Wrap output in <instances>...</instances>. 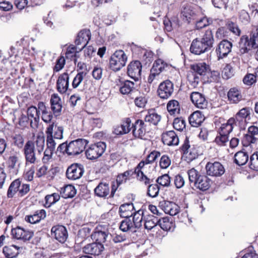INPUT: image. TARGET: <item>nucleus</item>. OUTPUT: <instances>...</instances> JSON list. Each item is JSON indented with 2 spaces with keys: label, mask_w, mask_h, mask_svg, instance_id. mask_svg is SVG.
<instances>
[{
  "label": "nucleus",
  "mask_w": 258,
  "mask_h": 258,
  "mask_svg": "<svg viewBox=\"0 0 258 258\" xmlns=\"http://www.w3.org/2000/svg\"><path fill=\"white\" fill-rule=\"evenodd\" d=\"M52 127V135L53 138L55 139H61L63 137V128L61 126H58L56 123L52 122L50 123L47 128Z\"/></svg>",
  "instance_id": "nucleus-32"
},
{
  "label": "nucleus",
  "mask_w": 258,
  "mask_h": 258,
  "mask_svg": "<svg viewBox=\"0 0 258 258\" xmlns=\"http://www.w3.org/2000/svg\"><path fill=\"white\" fill-rule=\"evenodd\" d=\"M257 136H258V127L252 125L248 127V134L244 136V139L249 144L254 143L257 139Z\"/></svg>",
  "instance_id": "nucleus-29"
},
{
  "label": "nucleus",
  "mask_w": 258,
  "mask_h": 258,
  "mask_svg": "<svg viewBox=\"0 0 258 258\" xmlns=\"http://www.w3.org/2000/svg\"><path fill=\"white\" fill-rule=\"evenodd\" d=\"M227 28L232 33L236 35H239L240 34V30L236 24L231 22L227 21L226 23Z\"/></svg>",
  "instance_id": "nucleus-62"
},
{
  "label": "nucleus",
  "mask_w": 258,
  "mask_h": 258,
  "mask_svg": "<svg viewBox=\"0 0 258 258\" xmlns=\"http://www.w3.org/2000/svg\"><path fill=\"white\" fill-rule=\"evenodd\" d=\"M159 191V187L157 184H151L148 185L147 195L151 198H155L158 196Z\"/></svg>",
  "instance_id": "nucleus-49"
},
{
  "label": "nucleus",
  "mask_w": 258,
  "mask_h": 258,
  "mask_svg": "<svg viewBox=\"0 0 258 258\" xmlns=\"http://www.w3.org/2000/svg\"><path fill=\"white\" fill-rule=\"evenodd\" d=\"M35 144V149L37 152V154L41 155L44 150L45 145V138L44 136H38L36 141L33 142Z\"/></svg>",
  "instance_id": "nucleus-44"
},
{
  "label": "nucleus",
  "mask_w": 258,
  "mask_h": 258,
  "mask_svg": "<svg viewBox=\"0 0 258 258\" xmlns=\"http://www.w3.org/2000/svg\"><path fill=\"white\" fill-rule=\"evenodd\" d=\"M51 235L60 242L63 243L68 237V232L66 227L62 225L53 226L51 230Z\"/></svg>",
  "instance_id": "nucleus-15"
},
{
  "label": "nucleus",
  "mask_w": 258,
  "mask_h": 258,
  "mask_svg": "<svg viewBox=\"0 0 258 258\" xmlns=\"http://www.w3.org/2000/svg\"><path fill=\"white\" fill-rule=\"evenodd\" d=\"M103 248L102 244L93 242L84 246L83 248V251L86 254L99 255L103 251Z\"/></svg>",
  "instance_id": "nucleus-20"
},
{
  "label": "nucleus",
  "mask_w": 258,
  "mask_h": 258,
  "mask_svg": "<svg viewBox=\"0 0 258 258\" xmlns=\"http://www.w3.org/2000/svg\"><path fill=\"white\" fill-rule=\"evenodd\" d=\"M190 98L192 103L200 109H205L208 106V101L205 96L198 92H193L190 94Z\"/></svg>",
  "instance_id": "nucleus-13"
},
{
  "label": "nucleus",
  "mask_w": 258,
  "mask_h": 258,
  "mask_svg": "<svg viewBox=\"0 0 258 258\" xmlns=\"http://www.w3.org/2000/svg\"><path fill=\"white\" fill-rule=\"evenodd\" d=\"M189 181L201 190L205 191L209 188L211 184V180L206 175H202L194 168L187 171Z\"/></svg>",
  "instance_id": "nucleus-1"
},
{
  "label": "nucleus",
  "mask_w": 258,
  "mask_h": 258,
  "mask_svg": "<svg viewBox=\"0 0 258 258\" xmlns=\"http://www.w3.org/2000/svg\"><path fill=\"white\" fill-rule=\"evenodd\" d=\"M232 46V43L227 40L221 41L216 50L219 58H223L226 56L231 52Z\"/></svg>",
  "instance_id": "nucleus-16"
},
{
  "label": "nucleus",
  "mask_w": 258,
  "mask_h": 258,
  "mask_svg": "<svg viewBox=\"0 0 258 258\" xmlns=\"http://www.w3.org/2000/svg\"><path fill=\"white\" fill-rule=\"evenodd\" d=\"M63 193L64 198H70L75 196L76 190L74 186L68 185L64 187Z\"/></svg>",
  "instance_id": "nucleus-51"
},
{
  "label": "nucleus",
  "mask_w": 258,
  "mask_h": 258,
  "mask_svg": "<svg viewBox=\"0 0 258 258\" xmlns=\"http://www.w3.org/2000/svg\"><path fill=\"white\" fill-rule=\"evenodd\" d=\"M50 103L53 114L56 116L60 115L62 110V103L61 99L57 94H53L51 96Z\"/></svg>",
  "instance_id": "nucleus-23"
},
{
  "label": "nucleus",
  "mask_w": 258,
  "mask_h": 258,
  "mask_svg": "<svg viewBox=\"0 0 258 258\" xmlns=\"http://www.w3.org/2000/svg\"><path fill=\"white\" fill-rule=\"evenodd\" d=\"M200 40L202 42H204L207 46L211 49L213 47V44L214 41L213 34L212 31L210 30H207L203 36L202 38Z\"/></svg>",
  "instance_id": "nucleus-37"
},
{
  "label": "nucleus",
  "mask_w": 258,
  "mask_h": 258,
  "mask_svg": "<svg viewBox=\"0 0 258 258\" xmlns=\"http://www.w3.org/2000/svg\"><path fill=\"white\" fill-rule=\"evenodd\" d=\"M131 123V119L128 117H126L122 119L120 124L122 130L121 133L127 134L129 133L132 129Z\"/></svg>",
  "instance_id": "nucleus-50"
},
{
  "label": "nucleus",
  "mask_w": 258,
  "mask_h": 258,
  "mask_svg": "<svg viewBox=\"0 0 258 258\" xmlns=\"http://www.w3.org/2000/svg\"><path fill=\"white\" fill-rule=\"evenodd\" d=\"M209 50L210 49L204 42L197 38L192 41L190 47V52L196 55H200Z\"/></svg>",
  "instance_id": "nucleus-17"
},
{
  "label": "nucleus",
  "mask_w": 258,
  "mask_h": 258,
  "mask_svg": "<svg viewBox=\"0 0 258 258\" xmlns=\"http://www.w3.org/2000/svg\"><path fill=\"white\" fill-rule=\"evenodd\" d=\"M195 14L194 11L191 9L189 6L184 7L181 10V15L183 20L188 22H190L191 17Z\"/></svg>",
  "instance_id": "nucleus-47"
},
{
  "label": "nucleus",
  "mask_w": 258,
  "mask_h": 258,
  "mask_svg": "<svg viewBox=\"0 0 258 258\" xmlns=\"http://www.w3.org/2000/svg\"><path fill=\"white\" fill-rule=\"evenodd\" d=\"M134 210V206L133 203H126L120 206L119 212L121 217L128 218L133 216L132 211Z\"/></svg>",
  "instance_id": "nucleus-28"
},
{
  "label": "nucleus",
  "mask_w": 258,
  "mask_h": 258,
  "mask_svg": "<svg viewBox=\"0 0 258 258\" xmlns=\"http://www.w3.org/2000/svg\"><path fill=\"white\" fill-rule=\"evenodd\" d=\"M160 118L161 117L160 115H158L157 113H152L147 115L145 117V120L146 122H148L154 125H156L160 121Z\"/></svg>",
  "instance_id": "nucleus-52"
},
{
  "label": "nucleus",
  "mask_w": 258,
  "mask_h": 258,
  "mask_svg": "<svg viewBox=\"0 0 258 258\" xmlns=\"http://www.w3.org/2000/svg\"><path fill=\"white\" fill-rule=\"evenodd\" d=\"M84 172V168L83 165L78 163L73 164L67 169L66 176L67 178L71 180H76L80 178Z\"/></svg>",
  "instance_id": "nucleus-7"
},
{
  "label": "nucleus",
  "mask_w": 258,
  "mask_h": 258,
  "mask_svg": "<svg viewBox=\"0 0 258 258\" xmlns=\"http://www.w3.org/2000/svg\"><path fill=\"white\" fill-rule=\"evenodd\" d=\"M169 68V66L161 59H158L153 63L151 70L160 74L162 72Z\"/></svg>",
  "instance_id": "nucleus-36"
},
{
  "label": "nucleus",
  "mask_w": 258,
  "mask_h": 258,
  "mask_svg": "<svg viewBox=\"0 0 258 258\" xmlns=\"http://www.w3.org/2000/svg\"><path fill=\"white\" fill-rule=\"evenodd\" d=\"M158 218L154 216H149L145 220L144 223L145 228L151 230L158 225Z\"/></svg>",
  "instance_id": "nucleus-46"
},
{
  "label": "nucleus",
  "mask_w": 258,
  "mask_h": 258,
  "mask_svg": "<svg viewBox=\"0 0 258 258\" xmlns=\"http://www.w3.org/2000/svg\"><path fill=\"white\" fill-rule=\"evenodd\" d=\"M60 199V196L57 193H53L51 195H48L45 197V207H50L52 204H55Z\"/></svg>",
  "instance_id": "nucleus-45"
},
{
  "label": "nucleus",
  "mask_w": 258,
  "mask_h": 258,
  "mask_svg": "<svg viewBox=\"0 0 258 258\" xmlns=\"http://www.w3.org/2000/svg\"><path fill=\"white\" fill-rule=\"evenodd\" d=\"M158 225L164 231L170 230L173 226V223L170 221L169 217H163L158 219Z\"/></svg>",
  "instance_id": "nucleus-43"
},
{
  "label": "nucleus",
  "mask_w": 258,
  "mask_h": 258,
  "mask_svg": "<svg viewBox=\"0 0 258 258\" xmlns=\"http://www.w3.org/2000/svg\"><path fill=\"white\" fill-rule=\"evenodd\" d=\"M86 75V72H81L77 74L74 78L72 86L74 88H77L83 80L84 77Z\"/></svg>",
  "instance_id": "nucleus-55"
},
{
  "label": "nucleus",
  "mask_w": 258,
  "mask_h": 258,
  "mask_svg": "<svg viewBox=\"0 0 258 258\" xmlns=\"http://www.w3.org/2000/svg\"><path fill=\"white\" fill-rule=\"evenodd\" d=\"M248 160V155L246 152L240 151L234 155L235 163L239 166L245 164Z\"/></svg>",
  "instance_id": "nucleus-33"
},
{
  "label": "nucleus",
  "mask_w": 258,
  "mask_h": 258,
  "mask_svg": "<svg viewBox=\"0 0 258 258\" xmlns=\"http://www.w3.org/2000/svg\"><path fill=\"white\" fill-rule=\"evenodd\" d=\"M191 69L198 75L205 76L209 72V67L205 62L198 63L191 65Z\"/></svg>",
  "instance_id": "nucleus-31"
},
{
  "label": "nucleus",
  "mask_w": 258,
  "mask_h": 258,
  "mask_svg": "<svg viewBox=\"0 0 258 258\" xmlns=\"http://www.w3.org/2000/svg\"><path fill=\"white\" fill-rule=\"evenodd\" d=\"M206 169L207 174L212 176H221L225 172L223 166L219 162H208Z\"/></svg>",
  "instance_id": "nucleus-9"
},
{
  "label": "nucleus",
  "mask_w": 258,
  "mask_h": 258,
  "mask_svg": "<svg viewBox=\"0 0 258 258\" xmlns=\"http://www.w3.org/2000/svg\"><path fill=\"white\" fill-rule=\"evenodd\" d=\"M88 142L83 139L72 141L69 144L68 155H77L81 153L85 149Z\"/></svg>",
  "instance_id": "nucleus-5"
},
{
  "label": "nucleus",
  "mask_w": 258,
  "mask_h": 258,
  "mask_svg": "<svg viewBox=\"0 0 258 258\" xmlns=\"http://www.w3.org/2000/svg\"><path fill=\"white\" fill-rule=\"evenodd\" d=\"M119 228L123 232H126L130 230L134 232L136 231V230L134 228L132 221L128 218H125L120 223Z\"/></svg>",
  "instance_id": "nucleus-39"
},
{
  "label": "nucleus",
  "mask_w": 258,
  "mask_h": 258,
  "mask_svg": "<svg viewBox=\"0 0 258 258\" xmlns=\"http://www.w3.org/2000/svg\"><path fill=\"white\" fill-rule=\"evenodd\" d=\"M228 100L232 103H238L242 99L240 90L234 87L231 88L227 94Z\"/></svg>",
  "instance_id": "nucleus-26"
},
{
  "label": "nucleus",
  "mask_w": 258,
  "mask_h": 258,
  "mask_svg": "<svg viewBox=\"0 0 258 258\" xmlns=\"http://www.w3.org/2000/svg\"><path fill=\"white\" fill-rule=\"evenodd\" d=\"M143 214V212L142 210L134 212L132 222L135 229H138L142 226Z\"/></svg>",
  "instance_id": "nucleus-41"
},
{
  "label": "nucleus",
  "mask_w": 258,
  "mask_h": 258,
  "mask_svg": "<svg viewBox=\"0 0 258 258\" xmlns=\"http://www.w3.org/2000/svg\"><path fill=\"white\" fill-rule=\"evenodd\" d=\"M162 140L164 144L168 146L177 145L179 143V139L173 131L163 133L162 135Z\"/></svg>",
  "instance_id": "nucleus-21"
},
{
  "label": "nucleus",
  "mask_w": 258,
  "mask_h": 258,
  "mask_svg": "<svg viewBox=\"0 0 258 258\" xmlns=\"http://www.w3.org/2000/svg\"><path fill=\"white\" fill-rule=\"evenodd\" d=\"M91 38V32L89 30L84 29L80 31L77 38L75 40V44L79 46L82 45L81 48H79V51L82 50L88 43Z\"/></svg>",
  "instance_id": "nucleus-11"
},
{
  "label": "nucleus",
  "mask_w": 258,
  "mask_h": 258,
  "mask_svg": "<svg viewBox=\"0 0 258 258\" xmlns=\"http://www.w3.org/2000/svg\"><path fill=\"white\" fill-rule=\"evenodd\" d=\"M105 148L106 144L102 142L92 145L86 150V157L89 160L96 159L103 154Z\"/></svg>",
  "instance_id": "nucleus-3"
},
{
  "label": "nucleus",
  "mask_w": 258,
  "mask_h": 258,
  "mask_svg": "<svg viewBox=\"0 0 258 258\" xmlns=\"http://www.w3.org/2000/svg\"><path fill=\"white\" fill-rule=\"evenodd\" d=\"M239 51L241 54L248 52L251 48L258 47V30L252 32L250 38L247 36H243L239 42Z\"/></svg>",
  "instance_id": "nucleus-2"
},
{
  "label": "nucleus",
  "mask_w": 258,
  "mask_h": 258,
  "mask_svg": "<svg viewBox=\"0 0 258 258\" xmlns=\"http://www.w3.org/2000/svg\"><path fill=\"white\" fill-rule=\"evenodd\" d=\"M142 64L140 61L135 60L131 62L127 67V74L129 77L137 81L141 78Z\"/></svg>",
  "instance_id": "nucleus-8"
},
{
  "label": "nucleus",
  "mask_w": 258,
  "mask_h": 258,
  "mask_svg": "<svg viewBox=\"0 0 258 258\" xmlns=\"http://www.w3.org/2000/svg\"><path fill=\"white\" fill-rule=\"evenodd\" d=\"M92 238L96 240V243H100L102 244L106 241L108 235L105 232L97 231L94 232L92 235Z\"/></svg>",
  "instance_id": "nucleus-48"
},
{
  "label": "nucleus",
  "mask_w": 258,
  "mask_h": 258,
  "mask_svg": "<svg viewBox=\"0 0 258 258\" xmlns=\"http://www.w3.org/2000/svg\"><path fill=\"white\" fill-rule=\"evenodd\" d=\"M115 83L120 92L124 95L130 93L134 87V83L133 82L125 80L119 76L116 80Z\"/></svg>",
  "instance_id": "nucleus-12"
},
{
  "label": "nucleus",
  "mask_w": 258,
  "mask_h": 258,
  "mask_svg": "<svg viewBox=\"0 0 258 258\" xmlns=\"http://www.w3.org/2000/svg\"><path fill=\"white\" fill-rule=\"evenodd\" d=\"M222 77L225 79H228L233 75V70L231 66L227 64L224 68L222 73Z\"/></svg>",
  "instance_id": "nucleus-58"
},
{
  "label": "nucleus",
  "mask_w": 258,
  "mask_h": 258,
  "mask_svg": "<svg viewBox=\"0 0 258 258\" xmlns=\"http://www.w3.org/2000/svg\"><path fill=\"white\" fill-rule=\"evenodd\" d=\"M212 23V20L206 17H204L198 21L196 23V28L198 29H202Z\"/></svg>",
  "instance_id": "nucleus-54"
},
{
  "label": "nucleus",
  "mask_w": 258,
  "mask_h": 258,
  "mask_svg": "<svg viewBox=\"0 0 258 258\" xmlns=\"http://www.w3.org/2000/svg\"><path fill=\"white\" fill-rule=\"evenodd\" d=\"M159 207L164 211L166 214L171 216L176 215L179 213V207L175 203L163 200L159 203Z\"/></svg>",
  "instance_id": "nucleus-10"
},
{
  "label": "nucleus",
  "mask_w": 258,
  "mask_h": 258,
  "mask_svg": "<svg viewBox=\"0 0 258 258\" xmlns=\"http://www.w3.org/2000/svg\"><path fill=\"white\" fill-rule=\"evenodd\" d=\"M156 182L163 186H169L170 183V178L167 174H165L159 176L157 179Z\"/></svg>",
  "instance_id": "nucleus-57"
},
{
  "label": "nucleus",
  "mask_w": 258,
  "mask_h": 258,
  "mask_svg": "<svg viewBox=\"0 0 258 258\" xmlns=\"http://www.w3.org/2000/svg\"><path fill=\"white\" fill-rule=\"evenodd\" d=\"M174 128L177 131H182L185 127V121L182 118H176L173 122Z\"/></svg>",
  "instance_id": "nucleus-53"
},
{
  "label": "nucleus",
  "mask_w": 258,
  "mask_h": 258,
  "mask_svg": "<svg viewBox=\"0 0 258 258\" xmlns=\"http://www.w3.org/2000/svg\"><path fill=\"white\" fill-rule=\"evenodd\" d=\"M95 194L98 197H104L109 192L108 184L100 183L94 189Z\"/></svg>",
  "instance_id": "nucleus-35"
},
{
  "label": "nucleus",
  "mask_w": 258,
  "mask_h": 258,
  "mask_svg": "<svg viewBox=\"0 0 258 258\" xmlns=\"http://www.w3.org/2000/svg\"><path fill=\"white\" fill-rule=\"evenodd\" d=\"M54 151L46 148L42 158V161L44 164H47L51 160Z\"/></svg>",
  "instance_id": "nucleus-60"
},
{
  "label": "nucleus",
  "mask_w": 258,
  "mask_h": 258,
  "mask_svg": "<svg viewBox=\"0 0 258 258\" xmlns=\"http://www.w3.org/2000/svg\"><path fill=\"white\" fill-rule=\"evenodd\" d=\"M20 247L15 245L6 246L3 248V253L7 258L16 257L19 254Z\"/></svg>",
  "instance_id": "nucleus-30"
},
{
  "label": "nucleus",
  "mask_w": 258,
  "mask_h": 258,
  "mask_svg": "<svg viewBox=\"0 0 258 258\" xmlns=\"http://www.w3.org/2000/svg\"><path fill=\"white\" fill-rule=\"evenodd\" d=\"M174 91V85L169 80H165L159 85L157 93L158 96L162 99H167L173 94Z\"/></svg>",
  "instance_id": "nucleus-6"
},
{
  "label": "nucleus",
  "mask_w": 258,
  "mask_h": 258,
  "mask_svg": "<svg viewBox=\"0 0 258 258\" xmlns=\"http://www.w3.org/2000/svg\"><path fill=\"white\" fill-rule=\"evenodd\" d=\"M205 119V117L201 112L197 111L189 117V122L192 126L198 127L201 125Z\"/></svg>",
  "instance_id": "nucleus-27"
},
{
  "label": "nucleus",
  "mask_w": 258,
  "mask_h": 258,
  "mask_svg": "<svg viewBox=\"0 0 258 258\" xmlns=\"http://www.w3.org/2000/svg\"><path fill=\"white\" fill-rule=\"evenodd\" d=\"M46 149L54 151L56 146V142L54 141V138H53L52 135V127L46 128Z\"/></svg>",
  "instance_id": "nucleus-38"
},
{
  "label": "nucleus",
  "mask_w": 258,
  "mask_h": 258,
  "mask_svg": "<svg viewBox=\"0 0 258 258\" xmlns=\"http://www.w3.org/2000/svg\"><path fill=\"white\" fill-rule=\"evenodd\" d=\"M69 86V76L67 73L60 75L56 82V88L61 94L66 93Z\"/></svg>",
  "instance_id": "nucleus-18"
},
{
  "label": "nucleus",
  "mask_w": 258,
  "mask_h": 258,
  "mask_svg": "<svg viewBox=\"0 0 258 258\" xmlns=\"http://www.w3.org/2000/svg\"><path fill=\"white\" fill-rule=\"evenodd\" d=\"M233 126L222 124L219 129V134L224 135L228 137V135L232 131Z\"/></svg>",
  "instance_id": "nucleus-61"
},
{
  "label": "nucleus",
  "mask_w": 258,
  "mask_h": 258,
  "mask_svg": "<svg viewBox=\"0 0 258 258\" xmlns=\"http://www.w3.org/2000/svg\"><path fill=\"white\" fill-rule=\"evenodd\" d=\"M256 76L253 74H247L243 79V82L245 85L251 86L256 81Z\"/></svg>",
  "instance_id": "nucleus-56"
},
{
  "label": "nucleus",
  "mask_w": 258,
  "mask_h": 258,
  "mask_svg": "<svg viewBox=\"0 0 258 258\" xmlns=\"http://www.w3.org/2000/svg\"><path fill=\"white\" fill-rule=\"evenodd\" d=\"M249 167L256 171H258V154L253 153L250 157Z\"/></svg>",
  "instance_id": "nucleus-59"
},
{
  "label": "nucleus",
  "mask_w": 258,
  "mask_h": 258,
  "mask_svg": "<svg viewBox=\"0 0 258 258\" xmlns=\"http://www.w3.org/2000/svg\"><path fill=\"white\" fill-rule=\"evenodd\" d=\"M26 164H35L37 162V153L35 149V144L32 141H28L25 144L24 149Z\"/></svg>",
  "instance_id": "nucleus-4"
},
{
  "label": "nucleus",
  "mask_w": 258,
  "mask_h": 258,
  "mask_svg": "<svg viewBox=\"0 0 258 258\" xmlns=\"http://www.w3.org/2000/svg\"><path fill=\"white\" fill-rule=\"evenodd\" d=\"M146 125L144 122L141 119L136 120L134 124H132L133 135L136 138H142L145 135Z\"/></svg>",
  "instance_id": "nucleus-22"
},
{
  "label": "nucleus",
  "mask_w": 258,
  "mask_h": 258,
  "mask_svg": "<svg viewBox=\"0 0 258 258\" xmlns=\"http://www.w3.org/2000/svg\"><path fill=\"white\" fill-rule=\"evenodd\" d=\"M12 234L14 237L17 239H21L23 241L29 240L33 236V232L20 227H17L12 230Z\"/></svg>",
  "instance_id": "nucleus-19"
},
{
  "label": "nucleus",
  "mask_w": 258,
  "mask_h": 258,
  "mask_svg": "<svg viewBox=\"0 0 258 258\" xmlns=\"http://www.w3.org/2000/svg\"><path fill=\"white\" fill-rule=\"evenodd\" d=\"M27 116L30 118H33V120L31 119L30 126L33 128H36L38 126L39 121V114L37 107L34 106H31L27 109Z\"/></svg>",
  "instance_id": "nucleus-25"
},
{
  "label": "nucleus",
  "mask_w": 258,
  "mask_h": 258,
  "mask_svg": "<svg viewBox=\"0 0 258 258\" xmlns=\"http://www.w3.org/2000/svg\"><path fill=\"white\" fill-rule=\"evenodd\" d=\"M127 56L122 50L114 52V72L119 71L125 65Z\"/></svg>",
  "instance_id": "nucleus-14"
},
{
  "label": "nucleus",
  "mask_w": 258,
  "mask_h": 258,
  "mask_svg": "<svg viewBox=\"0 0 258 258\" xmlns=\"http://www.w3.org/2000/svg\"><path fill=\"white\" fill-rule=\"evenodd\" d=\"M77 47L74 45L69 46L67 49V51L66 53V57L67 58H71L73 56L75 57H78L77 52H79V51H77Z\"/></svg>",
  "instance_id": "nucleus-63"
},
{
  "label": "nucleus",
  "mask_w": 258,
  "mask_h": 258,
  "mask_svg": "<svg viewBox=\"0 0 258 258\" xmlns=\"http://www.w3.org/2000/svg\"><path fill=\"white\" fill-rule=\"evenodd\" d=\"M167 109L171 115L179 113L180 111L179 102L175 100H170L167 105Z\"/></svg>",
  "instance_id": "nucleus-42"
},
{
  "label": "nucleus",
  "mask_w": 258,
  "mask_h": 258,
  "mask_svg": "<svg viewBox=\"0 0 258 258\" xmlns=\"http://www.w3.org/2000/svg\"><path fill=\"white\" fill-rule=\"evenodd\" d=\"M160 153L158 151H154L148 155L146 160V163L150 164L155 161L157 158L160 156Z\"/></svg>",
  "instance_id": "nucleus-64"
},
{
  "label": "nucleus",
  "mask_w": 258,
  "mask_h": 258,
  "mask_svg": "<svg viewBox=\"0 0 258 258\" xmlns=\"http://www.w3.org/2000/svg\"><path fill=\"white\" fill-rule=\"evenodd\" d=\"M251 111L252 109L250 107H244L235 114V119L238 122L245 120L247 117H250Z\"/></svg>",
  "instance_id": "nucleus-34"
},
{
  "label": "nucleus",
  "mask_w": 258,
  "mask_h": 258,
  "mask_svg": "<svg viewBox=\"0 0 258 258\" xmlns=\"http://www.w3.org/2000/svg\"><path fill=\"white\" fill-rule=\"evenodd\" d=\"M46 212L44 210H37L33 214L26 215L25 220L28 223L34 224L39 222L46 217Z\"/></svg>",
  "instance_id": "nucleus-24"
},
{
  "label": "nucleus",
  "mask_w": 258,
  "mask_h": 258,
  "mask_svg": "<svg viewBox=\"0 0 258 258\" xmlns=\"http://www.w3.org/2000/svg\"><path fill=\"white\" fill-rule=\"evenodd\" d=\"M21 185V181L17 179L13 181L10 184L7 196L8 198H13L15 194L18 191Z\"/></svg>",
  "instance_id": "nucleus-40"
}]
</instances>
